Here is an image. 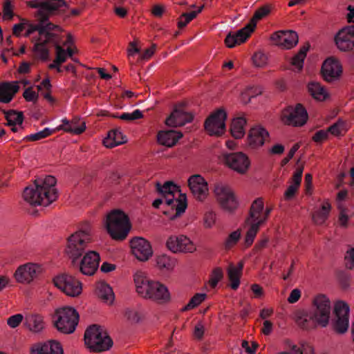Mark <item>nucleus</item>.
I'll use <instances>...</instances> for the list:
<instances>
[{"mask_svg":"<svg viewBox=\"0 0 354 354\" xmlns=\"http://www.w3.org/2000/svg\"><path fill=\"white\" fill-rule=\"evenodd\" d=\"M137 293L145 299L158 304H166L171 297L167 287L158 281L149 280L143 272H137L133 276Z\"/></svg>","mask_w":354,"mask_h":354,"instance_id":"nucleus-1","label":"nucleus"},{"mask_svg":"<svg viewBox=\"0 0 354 354\" xmlns=\"http://www.w3.org/2000/svg\"><path fill=\"white\" fill-rule=\"evenodd\" d=\"M104 226L111 239L120 241L126 239L132 227L129 216L118 209L106 215Z\"/></svg>","mask_w":354,"mask_h":354,"instance_id":"nucleus-2","label":"nucleus"},{"mask_svg":"<svg viewBox=\"0 0 354 354\" xmlns=\"http://www.w3.org/2000/svg\"><path fill=\"white\" fill-rule=\"evenodd\" d=\"M84 339L86 347L93 353L109 351L113 344L106 330L98 324H92L87 327Z\"/></svg>","mask_w":354,"mask_h":354,"instance_id":"nucleus-3","label":"nucleus"},{"mask_svg":"<svg viewBox=\"0 0 354 354\" xmlns=\"http://www.w3.org/2000/svg\"><path fill=\"white\" fill-rule=\"evenodd\" d=\"M53 326L63 334H71L79 323L78 312L72 306H63L56 308L53 315Z\"/></svg>","mask_w":354,"mask_h":354,"instance_id":"nucleus-4","label":"nucleus"},{"mask_svg":"<svg viewBox=\"0 0 354 354\" xmlns=\"http://www.w3.org/2000/svg\"><path fill=\"white\" fill-rule=\"evenodd\" d=\"M90 242L89 234L84 230H78L67 238L64 252L71 260L72 266L77 265V260L85 253Z\"/></svg>","mask_w":354,"mask_h":354,"instance_id":"nucleus-5","label":"nucleus"},{"mask_svg":"<svg viewBox=\"0 0 354 354\" xmlns=\"http://www.w3.org/2000/svg\"><path fill=\"white\" fill-rule=\"evenodd\" d=\"M312 310L310 313L315 319L319 326L326 327L330 321L331 303L324 294L315 295L312 300Z\"/></svg>","mask_w":354,"mask_h":354,"instance_id":"nucleus-6","label":"nucleus"},{"mask_svg":"<svg viewBox=\"0 0 354 354\" xmlns=\"http://www.w3.org/2000/svg\"><path fill=\"white\" fill-rule=\"evenodd\" d=\"M27 6L32 8H38L35 13V17L40 22L49 20L50 17L62 7L68 8L65 0H45L42 1L32 0L27 2Z\"/></svg>","mask_w":354,"mask_h":354,"instance_id":"nucleus-7","label":"nucleus"},{"mask_svg":"<svg viewBox=\"0 0 354 354\" xmlns=\"http://www.w3.org/2000/svg\"><path fill=\"white\" fill-rule=\"evenodd\" d=\"M308 114L301 103H297L295 106H288L281 113V120L286 125L292 127H302L308 121Z\"/></svg>","mask_w":354,"mask_h":354,"instance_id":"nucleus-8","label":"nucleus"},{"mask_svg":"<svg viewBox=\"0 0 354 354\" xmlns=\"http://www.w3.org/2000/svg\"><path fill=\"white\" fill-rule=\"evenodd\" d=\"M226 119L227 113L225 110L223 108L216 109L205 120V130L211 136H221L225 131Z\"/></svg>","mask_w":354,"mask_h":354,"instance_id":"nucleus-9","label":"nucleus"},{"mask_svg":"<svg viewBox=\"0 0 354 354\" xmlns=\"http://www.w3.org/2000/svg\"><path fill=\"white\" fill-rule=\"evenodd\" d=\"M349 306L344 301H337L335 304V318L331 321V327L337 334L345 333L348 328Z\"/></svg>","mask_w":354,"mask_h":354,"instance_id":"nucleus-10","label":"nucleus"},{"mask_svg":"<svg viewBox=\"0 0 354 354\" xmlns=\"http://www.w3.org/2000/svg\"><path fill=\"white\" fill-rule=\"evenodd\" d=\"M214 193L218 203L223 209L232 213L237 209L239 202L230 187L221 183L216 184Z\"/></svg>","mask_w":354,"mask_h":354,"instance_id":"nucleus-11","label":"nucleus"},{"mask_svg":"<svg viewBox=\"0 0 354 354\" xmlns=\"http://www.w3.org/2000/svg\"><path fill=\"white\" fill-rule=\"evenodd\" d=\"M53 281L55 286L68 296L75 297L82 293V283L71 275L62 274L54 277Z\"/></svg>","mask_w":354,"mask_h":354,"instance_id":"nucleus-12","label":"nucleus"},{"mask_svg":"<svg viewBox=\"0 0 354 354\" xmlns=\"http://www.w3.org/2000/svg\"><path fill=\"white\" fill-rule=\"evenodd\" d=\"M223 162L229 168L242 175L245 174L250 167L248 156L243 152L224 154Z\"/></svg>","mask_w":354,"mask_h":354,"instance_id":"nucleus-13","label":"nucleus"},{"mask_svg":"<svg viewBox=\"0 0 354 354\" xmlns=\"http://www.w3.org/2000/svg\"><path fill=\"white\" fill-rule=\"evenodd\" d=\"M43 272L41 266L37 263H27L17 268L14 277L18 283H30Z\"/></svg>","mask_w":354,"mask_h":354,"instance_id":"nucleus-14","label":"nucleus"},{"mask_svg":"<svg viewBox=\"0 0 354 354\" xmlns=\"http://www.w3.org/2000/svg\"><path fill=\"white\" fill-rule=\"evenodd\" d=\"M100 261L99 253L90 250L84 254L80 261L77 260V265L73 267L78 268L80 272L84 275L92 276L97 270Z\"/></svg>","mask_w":354,"mask_h":354,"instance_id":"nucleus-15","label":"nucleus"},{"mask_svg":"<svg viewBox=\"0 0 354 354\" xmlns=\"http://www.w3.org/2000/svg\"><path fill=\"white\" fill-rule=\"evenodd\" d=\"M132 254L140 261H147L153 255V250L149 241L142 237L135 236L130 240Z\"/></svg>","mask_w":354,"mask_h":354,"instance_id":"nucleus-16","label":"nucleus"},{"mask_svg":"<svg viewBox=\"0 0 354 354\" xmlns=\"http://www.w3.org/2000/svg\"><path fill=\"white\" fill-rule=\"evenodd\" d=\"M321 74L327 82L339 79L342 74V66L339 60L334 57L326 59L321 68Z\"/></svg>","mask_w":354,"mask_h":354,"instance_id":"nucleus-17","label":"nucleus"},{"mask_svg":"<svg viewBox=\"0 0 354 354\" xmlns=\"http://www.w3.org/2000/svg\"><path fill=\"white\" fill-rule=\"evenodd\" d=\"M166 246L174 253H192L196 250L194 243L185 235L169 236L167 240Z\"/></svg>","mask_w":354,"mask_h":354,"instance_id":"nucleus-18","label":"nucleus"},{"mask_svg":"<svg viewBox=\"0 0 354 354\" xmlns=\"http://www.w3.org/2000/svg\"><path fill=\"white\" fill-rule=\"evenodd\" d=\"M334 41L340 51L351 50L354 47V26H348L339 30L335 35Z\"/></svg>","mask_w":354,"mask_h":354,"instance_id":"nucleus-19","label":"nucleus"},{"mask_svg":"<svg viewBox=\"0 0 354 354\" xmlns=\"http://www.w3.org/2000/svg\"><path fill=\"white\" fill-rule=\"evenodd\" d=\"M35 187H27L24 189L23 193L24 199L30 205H44L48 206L50 204H46L47 201L46 196H44V189L39 185L38 180L34 181Z\"/></svg>","mask_w":354,"mask_h":354,"instance_id":"nucleus-20","label":"nucleus"},{"mask_svg":"<svg viewBox=\"0 0 354 354\" xmlns=\"http://www.w3.org/2000/svg\"><path fill=\"white\" fill-rule=\"evenodd\" d=\"M188 186L194 196L199 201H203L208 195L207 183L199 174L191 176L188 179Z\"/></svg>","mask_w":354,"mask_h":354,"instance_id":"nucleus-21","label":"nucleus"},{"mask_svg":"<svg viewBox=\"0 0 354 354\" xmlns=\"http://www.w3.org/2000/svg\"><path fill=\"white\" fill-rule=\"evenodd\" d=\"M181 106H175L174 111L165 120V124L177 127H182L186 123L191 122L194 120V115L192 113L186 112L180 108Z\"/></svg>","mask_w":354,"mask_h":354,"instance_id":"nucleus-22","label":"nucleus"},{"mask_svg":"<svg viewBox=\"0 0 354 354\" xmlns=\"http://www.w3.org/2000/svg\"><path fill=\"white\" fill-rule=\"evenodd\" d=\"M30 354H64L60 342L56 340H49L44 343H37L32 345Z\"/></svg>","mask_w":354,"mask_h":354,"instance_id":"nucleus-23","label":"nucleus"},{"mask_svg":"<svg viewBox=\"0 0 354 354\" xmlns=\"http://www.w3.org/2000/svg\"><path fill=\"white\" fill-rule=\"evenodd\" d=\"M268 131L261 126L252 127L248 135V143L251 149H255L262 147L266 138H269Z\"/></svg>","mask_w":354,"mask_h":354,"instance_id":"nucleus-24","label":"nucleus"},{"mask_svg":"<svg viewBox=\"0 0 354 354\" xmlns=\"http://www.w3.org/2000/svg\"><path fill=\"white\" fill-rule=\"evenodd\" d=\"M39 185L44 189V196L46 197V204H50L58 197L57 189L55 187L56 178L53 176H47L44 180H38Z\"/></svg>","mask_w":354,"mask_h":354,"instance_id":"nucleus-25","label":"nucleus"},{"mask_svg":"<svg viewBox=\"0 0 354 354\" xmlns=\"http://www.w3.org/2000/svg\"><path fill=\"white\" fill-rule=\"evenodd\" d=\"M79 117H74L71 120L64 119L62 124L57 127L56 131L63 130L65 132L71 133L75 135H80L86 130L85 122H81Z\"/></svg>","mask_w":354,"mask_h":354,"instance_id":"nucleus-26","label":"nucleus"},{"mask_svg":"<svg viewBox=\"0 0 354 354\" xmlns=\"http://www.w3.org/2000/svg\"><path fill=\"white\" fill-rule=\"evenodd\" d=\"M183 136L181 131L175 130L160 131L157 134L158 142L167 147H172Z\"/></svg>","mask_w":354,"mask_h":354,"instance_id":"nucleus-27","label":"nucleus"},{"mask_svg":"<svg viewBox=\"0 0 354 354\" xmlns=\"http://www.w3.org/2000/svg\"><path fill=\"white\" fill-rule=\"evenodd\" d=\"M19 90L18 82H3L0 83V102H10Z\"/></svg>","mask_w":354,"mask_h":354,"instance_id":"nucleus-28","label":"nucleus"},{"mask_svg":"<svg viewBox=\"0 0 354 354\" xmlns=\"http://www.w3.org/2000/svg\"><path fill=\"white\" fill-rule=\"evenodd\" d=\"M295 316L297 324L302 329L311 330L319 326L310 311L299 310L295 312Z\"/></svg>","mask_w":354,"mask_h":354,"instance_id":"nucleus-29","label":"nucleus"},{"mask_svg":"<svg viewBox=\"0 0 354 354\" xmlns=\"http://www.w3.org/2000/svg\"><path fill=\"white\" fill-rule=\"evenodd\" d=\"M250 35L243 27L234 33L229 32L224 40V43L227 48H231L245 42Z\"/></svg>","mask_w":354,"mask_h":354,"instance_id":"nucleus-30","label":"nucleus"},{"mask_svg":"<svg viewBox=\"0 0 354 354\" xmlns=\"http://www.w3.org/2000/svg\"><path fill=\"white\" fill-rule=\"evenodd\" d=\"M25 327L34 333L42 331L45 326L44 317L39 314H30L25 317Z\"/></svg>","mask_w":354,"mask_h":354,"instance_id":"nucleus-31","label":"nucleus"},{"mask_svg":"<svg viewBox=\"0 0 354 354\" xmlns=\"http://www.w3.org/2000/svg\"><path fill=\"white\" fill-rule=\"evenodd\" d=\"M95 295L102 301L109 304H113L115 299L112 288L104 281L97 283Z\"/></svg>","mask_w":354,"mask_h":354,"instance_id":"nucleus-32","label":"nucleus"},{"mask_svg":"<svg viewBox=\"0 0 354 354\" xmlns=\"http://www.w3.org/2000/svg\"><path fill=\"white\" fill-rule=\"evenodd\" d=\"M127 140L122 133L118 129L109 131L107 137L103 140V145L106 148H113L115 146L124 144Z\"/></svg>","mask_w":354,"mask_h":354,"instance_id":"nucleus-33","label":"nucleus"},{"mask_svg":"<svg viewBox=\"0 0 354 354\" xmlns=\"http://www.w3.org/2000/svg\"><path fill=\"white\" fill-rule=\"evenodd\" d=\"M264 204L262 198H256L252 203L248 216L245 220V224L257 222L261 218V214L263 210Z\"/></svg>","mask_w":354,"mask_h":354,"instance_id":"nucleus-34","label":"nucleus"},{"mask_svg":"<svg viewBox=\"0 0 354 354\" xmlns=\"http://www.w3.org/2000/svg\"><path fill=\"white\" fill-rule=\"evenodd\" d=\"M331 205L329 200H325L319 210L315 211L312 214V218L317 225H322L328 219L331 210Z\"/></svg>","mask_w":354,"mask_h":354,"instance_id":"nucleus-35","label":"nucleus"},{"mask_svg":"<svg viewBox=\"0 0 354 354\" xmlns=\"http://www.w3.org/2000/svg\"><path fill=\"white\" fill-rule=\"evenodd\" d=\"M247 120L244 117H238L232 120L230 124V133L235 139H241L245 135V126Z\"/></svg>","mask_w":354,"mask_h":354,"instance_id":"nucleus-36","label":"nucleus"},{"mask_svg":"<svg viewBox=\"0 0 354 354\" xmlns=\"http://www.w3.org/2000/svg\"><path fill=\"white\" fill-rule=\"evenodd\" d=\"M308 91L310 95L318 101H324L328 97L325 88L317 82H310L308 84Z\"/></svg>","mask_w":354,"mask_h":354,"instance_id":"nucleus-37","label":"nucleus"},{"mask_svg":"<svg viewBox=\"0 0 354 354\" xmlns=\"http://www.w3.org/2000/svg\"><path fill=\"white\" fill-rule=\"evenodd\" d=\"M310 48V43L306 42L305 44L300 48L298 53L295 54L291 59V65L295 66L298 72L301 71L304 68V59L306 57L307 53Z\"/></svg>","mask_w":354,"mask_h":354,"instance_id":"nucleus-38","label":"nucleus"},{"mask_svg":"<svg viewBox=\"0 0 354 354\" xmlns=\"http://www.w3.org/2000/svg\"><path fill=\"white\" fill-rule=\"evenodd\" d=\"M156 266L160 270H172L176 265V259L165 254L158 255L156 258Z\"/></svg>","mask_w":354,"mask_h":354,"instance_id":"nucleus-39","label":"nucleus"},{"mask_svg":"<svg viewBox=\"0 0 354 354\" xmlns=\"http://www.w3.org/2000/svg\"><path fill=\"white\" fill-rule=\"evenodd\" d=\"M156 192L162 196H170L176 192H180V187L176 185L173 181H166L163 185L160 182L156 183Z\"/></svg>","mask_w":354,"mask_h":354,"instance_id":"nucleus-40","label":"nucleus"},{"mask_svg":"<svg viewBox=\"0 0 354 354\" xmlns=\"http://www.w3.org/2000/svg\"><path fill=\"white\" fill-rule=\"evenodd\" d=\"M5 118L7 120L6 125L16 126V124H19L21 129L24 128L22 124L24 120V115L22 111L10 109L6 113Z\"/></svg>","mask_w":354,"mask_h":354,"instance_id":"nucleus-41","label":"nucleus"},{"mask_svg":"<svg viewBox=\"0 0 354 354\" xmlns=\"http://www.w3.org/2000/svg\"><path fill=\"white\" fill-rule=\"evenodd\" d=\"M347 131V123L341 118H339L336 122L328 128V133L335 137L343 136Z\"/></svg>","mask_w":354,"mask_h":354,"instance_id":"nucleus-42","label":"nucleus"},{"mask_svg":"<svg viewBox=\"0 0 354 354\" xmlns=\"http://www.w3.org/2000/svg\"><path fill=\"white\" fill-rule=\"evenodd\" d=\"M283 49H291L299 41L297 33L293 30H283Z\"/></svg>","mask_w":354,"mask_h":354,"instance_id":"nucleus-43","label":"nucleus"},{"mask_svg":"<svg viewBox=\"0 0 354 354\" xmlns=\"http://www.w3.org/2000/svg\"><path fill=\"white\" fill-rule=\"evenodd\" d=\"M259 223L252 222L248 224L250 225V227L245 234L243 243L245 248H248L252 245L254 238L259 230L260 226L259 225Z\"/></svg>","mask_w":354,"mask_h":354,"instance_id":"nucleus-44","label":"nucleus"},{"mask_svg":"<svg viewBox=\"0 0 354 354\" xmlns=\"http://www.w3.org/2000/svg\"><path fill=\"white\" fill-rule=\"evenodd\" d=\"M207 297L205 293H196L181 310V312H185L194 309L198 306Z\"/></svg>","mask_w":354,"mask_h":354,"instance_id":"nucleus-45","label":"nucleus"},{"mask_svg":"<svg viewBox=\"0 0 354 354\" xmlns=\"http://www.w3.org/2000/svg\"><path fill=\"white\" fill-rule=\"evenodd\" d=\"M241 236V231L238 229L231 232L223 243L224 249L230 250L234 248L239 241Z\"/></svg>","mask_w":354,"mask_h":354,"instance_id":"nucleus-46","label":"nucleus"},{"mask_svg":"<svg viewBox=\"0 0 354 354\" xmlns=\"http://www.w3.org/2000/svg\"><path fill=\"white\" fill-rule=\"evenodd\" d=\"M228 279L230 281V287L233 290H236L240 284V278L241 273L236 270L234 266H230L227 270Z\"/></svg>","mask_w":354,"mask_h":354,"instance_id":"nucleus-47","label":"nucleus"},{"mask_svg":"<svg viewBox=\"0 0 354 354\" xmlns=\"http://www.w3.org/2000/svg\"><path fill=\"white\" fill-rule=\"evenodd\" d=\"M56 131V129H49L48 128H45L44 130L37 132L34 134H30L24 138V140L28 142H34L37 140H39L41 139L45 138L52 133Z\"/></svg>","mask_w":354,"mask_h":354,"instance_id":"nucleus-48","label":"nucleus"},{"mask_svg":"<svg viewBox=\"0 0 354 354\" xmlns=\"http://www.w3.org/2000/svg\"><path fill=\"white\" fill-rule=\"evenodd\" d=\"M301 159H298L297 161V165H298L295 171L294 172L292 176V185H295L297 187H299L301 182V178L302 174L304 169V162H301L299 165Z\"/></svg>","mask_w":354,"mask_h":354,"instance_id":"nucleus-49","label":"nucleus"},{"mask_svg":"<svg viewBox=\"0 0 354 354\" xmlns=\"http://www.w3.org/2000/svg\"><path fill=\"white\" fill-rule=\"evenodd\" d=\"M176 202L178 203V204L175 207L176 214L175 216L171 218V219H174L175 217L180 216L182 213L185 212L187 207L186 194H180L178 198L176 199Z\"/></svg>","mask_w":354,"mask_h":354,"instance_id":"nucleus-50","label":"nucleus"},{"mask_svg":"<svg viewBox=\"0 0 354 354\" xmlns=\"http://www.w3.org/2000/svg\"><path fill=\"white\" fill-rule=\"evenodd\" d=\"M111 117L114 118H119L122 120L133 121L142 118L144 115L141 111L136 109L131 113H124L120 115H111Z\"/></svg>","mask_w":354,"mask_h":354,"instance_id":"nucleus-51","label":"nucleus"},{"mask_svg":"<svg viewBox=\"0 0 354 354\" xmlns=\"http://www.w3.org/2000/svg\"><path fill=\"white\" fill-rule=\"evenodd\" d=\"M223 272L221 268L217 267L214 268L210 275V278L209 280V286L214 288L218 283L223 279Z\"/></svg>","mask_w":354,"mask_h":354,"instance_id":"nucleus-52","label":"nucleus"},{"mask_svg":"<svg viewBox=\"0 0 354 354\" xmlns=\"http://www.w3.org/2000/svg\"><path fill=\"white\" fill-rule=\"evenodd\" d=\"M195 12H183L177 19V26L179 29L185 28L191 21L195 19Z\"/></svg>","mask_w":354,"mask_h":354,"instance_id":"nucleus-53","label":"nucleus"},{"mask_svg":"<svg viewBox=\"0 0 354 354\" xmlns=\"http://www.w3.org/2000/svg\"><path fill=\"white\" fill-rule=\"evenodd\" d=\"M253 64L257 67H264L268 63V57L261 52L255 53L252 56Z\"/></svg>","mask_w":354,"mask_h":354,"instance_id":"nucleus-54","label":"nucleus"},{"mask_svg":"<svg viewBox=\"0 0 354 354\" xmlns=\"http://www.w3.org/2000/svg\"><path fill=\"white\" fill-rule=\"evenodd\" d=\"M338 209H339V214L338 217V221L339 223V225L342 227L347 228L348 223L349 221V217L347 214V209L343 206H339Z\"/></svg>","mask_w":354,"mask_h":354,"instance_id":"nucleus-55","label":"nucleus"},{"mask_svg":"<svg viewBox=\"0 0 354 354\" xmlns=\"http://www.w3.org/2000/svg\"><path fill=\"white\" fill-rule=\"evenodd\" d=\"M272 8V7L271 4H265L261 6L254 13L255 18H258L259 20H261L263 18L267 17L271 12Z\"/></svg>","mask_w":354,"mask_h":354,"instance_id":"nucleus-56","label":"nucleus"},{"mask_svg":"<svg viewBox=\"0 0 354 354\" xmlns=\"http://www.w3.org/2000/svg\"><path fill=\"white\" fill-rule=\"evenodd\" d=\"M32 51L35 54L36 57L42 62H46L49 59L50 52L48 48L39 47L37 50H35L34 45Z\"/></svg>","mask_w":354,"mask_h":354,"instance_id":"nucleus-57","label":"nucleus"},{"mask_svg":"<svg viewBox=\"0 0 354 354\" xmlns=\"http://www.w3.org/2000/svg\"><path fill=\"white\" fill-rule=\"evenodd\" d=\"M3 19L10 20L14 16L13 6L10 0H5L3 5Z\"/></svg>","mask_w":354,"mask_h":354,"instance_id":"nucleus-58","label":"nucleus"},{"mask_svg":"<svg viewBox=\"0 0 354 354\" xmlns=\"http://www.w3.org/2000/svg\"><path fill=\"white\" fill-rule=\"evenodd\" d=\"M23 97L27 102H32L33 103H35L39 97V95L37 93L34 91L32 90V87L30 86L25 89Z\"/></svg>","mask_w":354,"mask_h":354,"instance_id":"nucleus-59","label":"nucleus"},{"mask_svg":"<svg viewBox=\"0 0 354 354\" xmlns=\"http://www.w3.org/2000/svg\"><path fill=\"white\" fill-rule=\"evenodd\" d=\"M299 147H300L299 142H297L293 145V146L291 147V149L288 151L287 156L281 160V161L280 162V165L281 167H283L286 164L288 163V162L294 157L295 153L299 149Z\"/></svg>","mask_w":354,"mask_h":354,"instance_id":"nucleus-60","label":"nucleus"},{"mask_svg":"<svg viewBox=\"0 0 354 354\" xmlns=\"http://www.w3.org/2000/svg\"><path fill=\"white\" fill-rule=\"evenodd\" d=\"M328 129L317 131L312 137V140L316 143H322L328 138Z\"/></svg>","mask_w":354,"mask_h":354,"instance_id":"nucleus-61","label":"nucleus"},{"mask_svg":"<svg viewBox=\"0 0 354 354\" xmlns=\"http://www.w3.org/2000/svg\"><path fill=\"white\" fill-rule=\"evenodd\" d=\"M203 221L206 228L212 227L216 222V214L212 211L206 212L204 215Z\"/></svg>","mask_w":354,"mask_h":354,"instance_id":"nucleus-62","label":"nucleus"},{"mask_svg":"<svg viewBox=\"0 0 354 354\" xmlns=\"http://www.w3.org/2000/svg\"><path fill=\"white\" fill-rule=\"evenodd\" d=\"M24 319V316L21 314H16L15 315H12L10 317L7 319V324L12 328H17L19 324L22 322Z\"/></svg>","mask_w":354,"mask_h":354,"instance_id":"nucleus-63","label":"nucleus"},{"mask_svg":"<svg viewBox=\"0 0 354 354\" xmlns=\"http://www.w3.org/2000/svg\"><path fill=\"white\" fill-rule=\"evenodd\" d=\"M347 255L345 256L346 268L352 270L354 268V248H351L346 252Z\"/></svg>","mask_w":354,"mask_h":354,"instance_id":"nucleus-64","label":"nucleus"}]
</instances>
